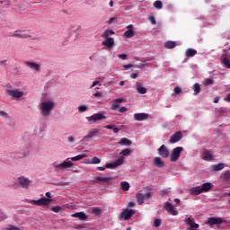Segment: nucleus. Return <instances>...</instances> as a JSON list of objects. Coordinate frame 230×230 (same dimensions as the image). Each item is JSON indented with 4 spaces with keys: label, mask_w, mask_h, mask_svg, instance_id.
Returning a JSON list of instances; mask_svg holds the SVG:
<instances>
[{
    "label": "nucleus",
    "mask_w": 230,
    "mask_h": 230,
    "mask_svg": "<svg viewBox=\"0 0 230 230\" xmlns=\"http://www.w3.org/2000/svg\"><path fill=\"white\" fill-rule=\"evenodd\" d=\"M55 109V102L51 100L43 101L40 104V112L43 118H49Z\"/></svg>",
    "instance_id": "nucleus-1"
},
{
    "label": "nucleus",
    "mask_w": 230,
    "mask_h": 230,
    "mask_svg": "<svg viewBox=\"0 0 230 230\" xmlns=\"http://www.w3.org/2000/svg\"><path fill=\"white\" fill-rule=\"evenodd\" d=\"M184 150V147L182 146H177L172 149L171 155H170V161L171 163H177L181 157V154H182Z\"/></svg>",
    "instance_id": "nucleus-2"
},
{
    "label": "nucleus",
    "mask_w": 230,
    "mask_h": 230,
    "mask_svg": "<svg viewBox=\"0 0 230 230\" xmlns=\"http://www.w3.org/2000/svg\"><path fill=\"white\" fill-rule=\"evenodd\" d=\"M133 215H136V210L130 208L123 209L119 215V220H130Z\"/></svg>",
    "instance_id": "nucleus-3"
},
{
    "label": "nucleus",
    "mask_w": 230,
    "mask_h": 230,
    "mask_svg": "<svg viewBox=\"0 0 230 230\" xmlns=\"http://www.w3.org/2000/svg\"><path fill=\"white\" fill-rule=\"evenodd\" d=\"M6 93L9 96L15 98L16 100L24 96V92L15 88H7Z\"/></svg>",
    "instance_id": "nucleus-4"
},
{
    "label": "nucleus",
    "mask_w": 230,
    "mask_h": 230,
    "mask_svg": "<svg viewBox=\"0 0 230 230\" xmlns=\"http://www.w3.org/2000/svg\"><path fill=\"white\" fill-rule=\"evenodd\" d=\"M18 184L23 190H28V188H30V184H31V180L24 176H21L18 178Z\"/></svg>",
    "instance_id": "nucleus-5"
},
{
    "label": "nucleus",
    "mask_w": 230,
    "mask_h": 230,
    "mask_svg": "<svg viewBox=\"0 0 230 230\" xmlns=\"http://www.w3.org/2000/svg\"><path fill=\"white\" fill-rule=\"evenodd\" d=\"M223 55L221 56V64H223L224 67L226 69H230V54H227L226 49L223 50Z\"/></svg>",
    "instance_id": "nucleus-6"
},
{
    "label": "nucleus",
    "mask_w": 230,
    "mask_h": 230,
    "mask_svg": "<svg viewBox=\"0 0 230 230\" xmlns=\"http://www.w3.org/2000/svg\"><path fill=\"white\" fill-rule=\"evenodd\" d=\"M164 208L172 217H177V215H179V211H177V209H175V207H173V204H172V203H170L168 201L164 204Z\"/></svg>",
    "instance_id": "nucleus-7"
},
{
    "label": "nucleus",
    "mask_w": 230,
    "mask_h": 230,
    "mask_svg": "<svg viewBox=\"0 0 230 230\" xmlns=\"http://www.w3.org/2000/svg\"><path fill=\"white\" fill-rule=\"evenodd\" d=\"M87 121H93L96 123V121H102V119H107V117L103 115V113H95L90 117H86Z\"/></svg>",
    "instance_id": "nucleus-8"
},
{
    "label": "nucleus",
    "mask_w": 230,
    "mask_h": 230,
    "mask_svg": "<svg viewBox=\"0 0 230 230\" xmlns=\"http://www.w3.org/2000/svg\"><path fill=\"white\" fill-rule=\"evenodd\" d=\"M158 155L163 157V159H167V157H170V151L168 150V147L166 146L162 145L157 149Z\"/></svg>",
    "instance_id": "nucleus-9"
},
{
    "label": "nucleus",
    "mask_w": 230,
    "mask_h": 230,
    "mask_svg": "<svg viewBox=\"0 0 230 230\" xmlns=\"http://www.w3.org/2000/svg\"><path fill=\"white\" fill-rule=\"evenodd\" d=\"M182 139V133L181 131H177L173 135L171 136L169 139V143L171 145H175V143H179Z\"/></svg>",
    "instance_id": "nucleus-10"
},
{
    "label": "nucleus",
    "mask_w": 230,
    "mask_h": 230,
    "mask_svg": "<svg viewBox=\"0 0 230 230\" xmlns=\"http://www.w3.org/2000/svg\"><path fill=\"white\" fill-rule=\"evenodd\" d=\"M55 167L58 168V170H66L67 168H73V162L69 160L63 161L59 164H57Z\"/></svg>",
    "instance_id": "nucleus-11"
},
{
    "label": "nucleus",
    "mask_w": 230,
    "mask_h": 230,
    "mask_svg": "<svg viewBox=\"0 0 230 230\" xmlns=\"http://www.w3.org/2000/svg\"><path fill=\"white\" fill-rule=\"evenodd\" d=\"M224 223V219L222 217H209L208 219V224L209 226H220V224Z\"/></svg>",
    "instance_id": "nucleus-12"
},
{
    "label": "nucleus",
    "mask_w": 230,
    "mask_h": 230,
    "mask_svg": "<svg viewBox=\"0 0 230 230\" xmlns=\"http://www.w3.org/2000/svg\"><path fill=\"white\" fill-rule=\"evenodd\" d=\"M98 134H100V129L93 128L88 132V135L83 137L82 141H85L87 139H93V137H95V136H98Z\"/></svg>",
    "instance_id": "nucleus-13"
},
{
    "label": "nucleus",
    "mask_w": 230,
    "mask_h": 230,
    "mask_svg": "<svg viewBox=\"0 0 230 230\" xmlns=\"http://www.w3.org/2000/svg\"><path fill=\"white\" fill-rule=\"evenodd\" d=\"M150 118L148 113H135L134 119L135 121H145Z\"/></svg>",
    "instance_id": "nucleus-14"
},
{
    "label": "nucleus",
    "mask_w": 230,
    "mask_h": 230,
    "mask_svg": "<svg viewBox=\"0 0 230 230\" xmlns=\"http://www.w3.org/2000/svg\"><path fill=\"white\" fill-rule=\"evenodd\" d=\"M134 35H135L134 25L132 24L128 25L127 31L124 32V37H126V39H132Z\"/></svg>",
    "instance_id": "nucleus-15"
},
{
    "label": "nucleus",
    "mask_w": 230,
    "mask_h": 230,
    "mask_svg": "<svg viewBox=\"0 0 230 230\" xmlns=\"http://www.w3.org/2000/svg\"><path fill=\"white\" fill-rule=\"evenodd\" d=\"M24 65L30 67V69H34V71H40V64L39 63L26 61Z\"/></svg>",
    "instance_id": "nucleus-16"
},
{
    "label": "nucleus",
    "mask_w": 230,
    "mask_h": 230,
    "mask_svg": "<svg viewBox=\"0 0 230 230\" xmlns=\"http://www.w3.org/2000/svg\"><path fill=\"white\" fill-rule=\"evenodd\" d=\"M201 191L203 193H208V191H211V190H213V183L211 182H206V183H203L201 186Z\"/></svg>",
    "instance_id": "nucleus-17"
},
{
    "label": "nucleus",
    "mask_w": 230,
    "mask_h": 230,
    "mask_svg": "<svg viewBox=\"0 0 230 230\" xmlns=\"http://www.w3.org/2000/svg\"><path fill=\"white\" fill-rule=\"evenodd\" d=\"M203 161H213V153L206 149L203 151Z\"/></svg>",
    "instance_id": "nucleus-18"
},
{
    "label": "nucleus",
    "mask_w": 230,
    "mask_h": 230,
    "mask_svg": "<svg viewBox=\"0 0 230 230\" xmlns=\"http://www.w3.org/2000/svg\"><path fill=\"white\" fill-rule=\"evenodd\" d=\"M112 181L111 177H102V176H96L95 180L93 181L95 182H104L105 184H109Z\"/></svg>",
    "instance_id": "nucleus-19"
},
{
    "label": "nucleus",
    "mask_w": 230,
    "mask_h": 230,
    "mask_svg": "<svg viewBox=\"0 0 230 230\" xmlns=\"http://www.w3.org/2000/svg\"><path fill=\"white\" fill-rule=\"evenodd\" d=\"M73 218H79V220H85L87 218V214L84 212H76L71 215Z\"/></svg>",
    "instance_id": "nucleus-20"
},
{
    "label": "nucleus",
    "mask_w": 230,
    "mask_h": 230,
    "mask_svg": "<svg viewBox=\"0 0 230 230\" xmlns=\"http://www.w3.org/2000/svg\"><path fill=\"white\" fill-rule=\"evenodd\" d=\"M190 195H194V196L200 195L201 193H203L200 186L191 187L190 189Z\"/></svg>",
    "instance_id": "nucleus-21"
},
{
    "label": "nucleus",
    "mask_w": 230,
    "mask_h": 230,
    "mask_svg": "<svg viewBox=\"0 0 230 230\" xmlns=\"http://www.w3.org/2000/svg\"><path fill=\"white\" fill-rule=\"evenodd\" d=\"M136 89L138 93V94H146V88L143 87V84L137 82L136 84Z\"/></svg>",
    "instance_id": "nucleus-22"
},
{
    "label": "nucleus",
    "mask_w": 230,
    "mask_h": 230,
    "mask_svg": "<svg viewBox=\"0 0 230 230\" xmlns=\"http://www.w3.org/2000/svg\"><path fill=\"white\" fill-rule=\"evenodd\" d=\"M105 40L102 41L103 46H106L107 48H112L114 46V39L111 37L104 38Z\"/></svg>",
    "instance_id": "nucleus-23"
},
{
    "label": "nucleus",
    "mask_w": 230,
    "mask_h": 230,
    "mask_svg": "<svg viewBox=\"0 0 230 230\" xmlns=\"http://www.w3.org/2000/svg\"><path fill=\"white\" fill-rule=\"evenodd\" d=\"M154 164L157 168H163L164 166V162L163 161V159H161V157L156 156L154 158Z\"/></svg>",
    "instance_id": "nucleus-24"
},
{
    "label": "nucleus",
    "mask_w": 230,
    "mask_h": 230,
    "mask_svg": "<svg viewBox=\"0 0 230 230\" xmlns=\"http://www.w3.org/2000/svg\"><path fill=\"white\" fill-rule=\"evenodd\" d=\"M136 199L138 206H141L145 203V194L137 192L136 194Z\"/></svg>",
    "instance_id": "nucleus-25"
},
{
    "label": "nucleus",
    "mask_w": 230,
    "mask_h": 230,
    "mask_svg": "<svg viewBox=\"0 0 230 230\" xmlns=\"http://www.w3.org/2000/svg\"><path fill=\"white\" fill-rule=\"evenodd\" d=\"M119 145H121L122 146H130V145H132V141L128 138L123 137L119 142Z\"/></svg>",
    "instance_id": "nucleus-26"
},
{
    "label": "nucleus",
    "mask_w": 230,
    "mask_h": 230,
    "mask_svg": "<svg viewBox=\"0 0 230 230\" xmlns=\"http://www.w3.org/2000/svg\"><path fill=\"white\" fill-rule=\"evenodd\" d=\"M224 164H213L210 166V169L212 172H220L224 168Z\"/></svg>",
    "instance_id": "nucleus-27"
},
{
    "label": "nucleus",
    "mask_w": 230,
    "mask_h": 230,
    "mask_svg": "<svg viewBox=\"0 0 230 230\" xmlns=\"http://www.w3.org/2000/svg\"><path fill=\"white\" fill-rule=\"evenodd\" d=\"M39 200L40 206H49L51 204V199L49 198H40Z\"/></svg>",
    "instance_id": "nucleus-28"
},
{
    "label": "nucleus",
    "mask_w": 230,
    "mask_h": 230,
    "mask_svg": "<svg viewBox=\"0 0 230 230\" xmlns=\"http://www.w3.org/2000/svg\"><path fill=\"white\" fill-rule=\"evenodd\" d=\"M221 179L225 181V182H229L230 181V171H226L222 175Z\"/></svg>",
    "instance_id": "nucleus-29"
},
{
    "label": "nucleus",
    "mask_w": 230,
    "mask_h": 230,
    "mask_svg": "<svg viewBox=\"0 0 230 230\" xmlns=\"http://www.w3.org/2000/svg\"><path fill=\"white\" fill-rule=\"evenodd\" d=\"M84 157H86L85 154H82V155H78L77 156L67 158L66 161H69V159H71V161H74V162L82 161Z\"/></svg>",
    "instance_id": "nucleus-30"
},
{
    "label": "nucleus",
    "mask_w": 230,
    "mask_h": 230,
    "mask_svg": "<svg viewBox=\"0 0 230 230\" xmlns=\"http://www.w3.org/2000/svg\"><path fill=\"white\" fill-rule=\"evenodd\" d=\"M197 54V50L193 49H188L185 52L186 57H195V55Z\"/></svg>",
    "instance_id": "nucleus-31"
},
{
    "label": "nucleus",
    "mask_w": 230,
    "mask_h": 230,
    "mask_svg": "<svg viewBox=\"0 0 230 230\" xmlns=\"http://www.w3.org/2000/svg\"><path fill=\"white\" fill-rule=\"evenodd\" d=\"M192 89L194 91V95L197 96L200 93V84L199 83H195Z\"/></svg>",
    "instance_id": "nucleus-32"
},
{
    "label": "nucleus",
    "mask_w": 230,
    "mask_h": 230,
    "mask_svg": "<svg viewBox=\"0 0 230 230\" xmlns=\"http://www.w3.org/2000/svg\"><path fill=\"white\" fill-rule=\"evenodd\" d=\"M13 37H17L18 39H28L30 37V35H28L24 31H21L20 33L14 34Z\"/></svg>",
    "instance_id": "nucleus-33"
},
{
    "label": "nucleus",
    "mask_w": 230,
    "mask_h": 230,
    "mask_svg": "<svg viewBox=\"0 0 230 230\" xmlns=\"http://www.w3.org/2000/svg\"><path fill=\"white\" fill-rule=\"evenodd\" d=\"M164 46L167 49H173V48H175V46H177V44L175 43V41H167L164 44Z\"/></svg>",
    "instance_id": "nucleus-34"
},
{
    "label": "nucleus",
    "mask_w": 230,
    "mask_h": 230,
    "mask_svg": "<svg viewBox=\"0 0 230 230\" xmlns=\"http://www.w3.org/2000/svg\"><path fill=\"white\" fill-rule=\"evenodd\" d=\"M120 186L123 191H128V190H130V184L127 181H122Z\"/></svg>",
    "instance_id": "nucleus-35"
},
{
    "label": "nucleus",
    "mask_w": 230,
    "mask_h": 230,
    "mask_svg": "<svg viewBox=\"0 0 230 230\" xmlns=\"http://www.w3.org/2000/svg\"><path fill=\"white\" fill-rule=\"evenodd\" d=\"M125 161V158H123V156H120L117 159V161L114 162L115 166L118 168V166H121V164H123Z\"/></svg>",
    "instance_id": "nucleus-36"
},
{
    "label": "nucleus",
    "mask_w": 230,
    "mask_h": 230,
    "mask_svg": "<svg viewBox=\"0 0 230 230\" xmlns=\"http://www.w3.org/2000/svg\"><path fill=\"white\" fill-rule=\"evenodd\" d=\"M92 213L98 217L99 215H102V208H100L99 207H95L92 209Z\"/></svg>",
    "instance_id": "nucleus-37"
},
{
    "label": "nucleus",
    "mask_w": 230,
    "mask_h": 230,
    "mask_svg": "<svg viewBox=\"0 0 230 230\" xmlns=\"http://www.w3.org/2000/svg\"><path fill=\"white\" fill-rule=\"evenodd\" d=\"M110 35H114V31H112V30H106V31L102 33V37L107 38V37H109Z\"/></svg>",
    "instance_id": "nucleus-38"
},
{
    "label": "nucleus",
    "mask_w": 230,
    "mask_h": 230,
    "mask_svg": "<svg viewBox=\"0 0 230 230\" xmlns=\"http://www.w3.org/2000/svg\"><path fill=\"white\" fill-rule=\"evenodd\" d=\"M154 6L155 8H156L157 10H161L163 8V2L159 1V0H156L155 3H154Z\"/></svg>",
    "instance_id": "nucleus-39"
},
{
    "label": "nucleus",
    "mask_w": 230,
    "mask_h": 230,
    "mask_svg": "<svg viewBox=\"0 0 230 230\" xmlns=\"http://www.w3.org/2000/svg\"><path fill=\"white\" fill-rule=\"evenodd\" d=\"M132 154V150L130 148L124 149L120 152V155H130Z\"/></svg>",
    "instance_id": "nucleus-40"
},
{
    "label": "nucleus",
    "mask_w": 230,
    "mask_h": 230,
    "mask_svg": "<svg viewBox=\"0 0 230 230\" xmlns=\"http://www.w3.org/2000/svg\"><path fill=\"white\" fill-rule=\"evenodd\" d=\"M215 81H213L212 79H209V78H206L204 79V85L206 87L209 86V85H212V84H214Z\"/></svg>",
    "instance_id": "nucleus-41"
},
{
    "label": "nucleus",
    "mask_w": 230,
    "mask_h": 230,
    "mask_svg": "<svg viewBox=\"0 0 230 230\" xmlns=\"http://www.w3.org/2000/svg\"><path fill=\"white\" fill-rule=\"evenodd\" d=\"M102 163V160L96 156L92 158L91 164H100Z\"/></svg>",
    "instance_id": "nucleus-42"
},
{
    "label": "nucleus",
    "mask_w": 230,
    "mask_h": 230,
    "mask_svg": "<svg viewBox=\"0 0 230 230\" xmlns=\"http://www.w3.org/2000/svg\"><path fill=\"white\" fill-rule=\"evenodd\" d=\"M87 110H88V108H87V106L86 105H79L78 106V111L79 112H85V111H87Z\"/></svg>",
    "instance_id": "nucleus-43"
},
{
    "label": "nucleus",
    "mask_w": 230,
    "mask_h": 230,
    "mask_svg": "<svg viewBox=\"0 0 230 230\" xmlns=\"http://www.w3.org/2000/svg\"><path fill=\"white\" fill-rule=\"evenodd\" d=\"M107 24H116L118 22V18L117 17H112L109 21L106 22Z\"/></svg>",
    "instance_id": "nucleus-44"
},
{
    "label": "nucleus",
    "mask_w": 230,
    "mask_h": 230,
    "mask_svg": "<svg viewBox=\"0 0 230 230\" xmlns=\"http://www.w3.org/2000/svg\"><path fill=\"white\" fill-rule=\"evenodd\" d=\"M161 224H162L161 219H155V222H154L155 227H160Z\"/></svg>",
    "instance_id": "nucleus-45"
},
{
    "label": "nucleus",
    "mask_w": 230,
    "mask_h": 230,
    "mask_svg": "<svg viewBox=\"0 0 230 230\" xmlns=\"http://www.w3.org/2000/svg\"><path fill=\"white\" fill-rule=\"evenodd\" d=\"M61 209L62 208L60 206H56L52 208V211H54V213H59Z\"/></svg>",
    "instance_id": "nucleus-46"
},
{
    "label": "nucleus",
    "mask_w": 230,
    "mask_h": 230,
    "mask_svg": "<svg viewBox=\"0 0 230 230\" xmlns=\"http://www.w3.org/2000/svg\"><path fill=\"white\" fill-rule=\"evenodd\" d=\"M30 204H32L34 206H40V199H31Z\"/></svg>",
    "instance_id": "nucleus-47"
},
{
    "label": "nucleus",
    "mask_w": 230,
    "mask_h": 230,
    "mask_svg": "<svg viewBox=\"0 0 230 230\" xmlns=\"http://www.w3.org/2000/svg\"><path fill=\"white\" fill-rule=\"evenodd\" d=\"M118 109H119V104H118L117 102H114L113 104H111L112 111H118Z\"/></svg>",
    "instance_id": "nucleus-48"
},
{
    "label": "nucleus",
    "mask_w": 230,
    "mask_h": 230,
    "mask_svg": "<svg viewBox=\"0 0 230 230\" xmlns=\"http://www.w3.org/2000/svg\"><path fill=\"white\" fill-rule=\"evenodd\" d=\"M181 93H182V90L181 89V87L176 86V87L174 88V93H175V94H181Z\"/></svg>",
    "instance_id": "nucleus-49"
},
{
    "label": "nucleus",
    "mask_w": 230,
    "mask_h": 230,
    "mask_svg": "<svg viewBox=\"0 0 230 230\" xmlns=\"http://www.w3.org/2000/svg\"><path fill=\"white\" fill-rule=\"evenodd\" d=\"M138 69H144V67H148V64L146 63H140L137 66Z\"/></svg>",
    "instance_id": "nucleus-50"
},
{
    "label": "nucleus",
    "mask_w": 230,
    "mask_h": 230,
    "mask_svg": "<svg viewBox=\"0 0 230 230\" xmlns=\"http://www.w3.org/2000/svg\"><path fill=\"white\" fill-rule=\"evenodd\" d=\"M5 230H21V228L13 226H8Z\"/></svg>",
    "instance_id": "nucleus-51"
},
{
    "label": "nucleus",
    "mask_w": 230,
    "mask_h": 230,
    "mask_svg": "<svg viewBox=\"0 0 230 230\" xmlns=\"http://www.w3.org/2000/svg\"><path fill=\"white\" fill-rule=\"evenodd\" d=\"M0 116L2 117V118H8V113L6 112V111H0Z\"/></svg>",
    "instance_id": "nucleus-52"
},
{
    "label": "nucleus",
    "mask_w": 230,
    "mask_h": 230,
    "mask_svg": "<svg viewBox=\"0 0 230 230\" xmlns=\"http://www.w3.org/2000/svg\"><path fill=\"white\" fill-rule=\"evenodd\" d=\"M125 102V99L123 98H118L114 100V103H123Z\"/></svg>",
    "instance_id": "nucleus-53"
},
{
    "label": "nucleus",
    "mask_w": 230,
    "mask_h": 230,
    "mask_svg": "<svg viewBox=\"0 0 230 230\" xmlns=\"http://www.w3.org/2000/svg\"><path fill=\"white\" fill-rule=\"evenodd\" d=\"M137 76H139L138 73H132L130 75V78H132L133 80H136V78H137Z\"/></svg>",
    "instance_id": "nucleus-54"
},
{
    "label": "nucleus",
    "mask_w": 230,
    "mask_h": 230,
    "mask_svg": "<svg viewBox=\"0 0 230 230\" xmlns=\"http://www.w3.org/2000/svg\"><path fill=\"white\" fill-rule=\"evenodd\" d=\"M149 21H150L151 24H156L155 17H154V16H149Z\"/></svg>",
    "instance_id": "nucleus-55"
},
{
    "label": "nucleus",
    "mask_w": 230,
    "mask_h": 230,
    "mask_svg": "<svg viewBox=\"0 0 230 230\" xmlns=\"http://www.w3.org/2000/svg\"><path fill=\"white\" fill-rule=\"evenodd\" d=\"M118 58L121 60H127V54H120L118 56Z\"/></svg>",
    "instance_id": "nucleus-56"
},
{
    "label": "nucleus",
    "mask_w": 230,
    "mask_h": 230,
    "mask_svg": "<svg viewBox=\"0 0 230 230\" xmlns=\"http://www.w3.org/2000/svg\"><path fill=\"white\" fill-rule=\"evenodd\" d=\"M96 85H100V81H94L90 86V89H93V87H96Z\"/></svg>",
    "instance_id": "nucleus-57"
},
{
    "label": "nucleus",
    "mask_w": 230,
    "mask_h": 230,
    "mask_svg": "<svg viewBox=\"0 0 230 230\" xmlns=\"http://www.w3.org/2000/svg\"><path fill=\"white\" fill-rule=\"evenodd\" d=\"M106 168H117L116 166H115V164L113 163V164H106Z\"/></svg>",
    "instance_id": "nucleus-58"
},
{
    "label": "nucleus",
    "mask_w": 230,
    "mask_h": 230,
    "mask_svg": "<svg viewBox=\"0 0 230 230\" xmlns=\"http://www.w3.org/2000/svg\"><path fill=\"white\" fill-rule=\"evenodd\" d=\"M67 141H68V143H75V137L69 136V137H67Z\"/></svg>",
    "instance_id": "nucleus-59"
},
{
    "label": "nucleus",
    "mask_w": 230,
    "mask_h": 230,
    "mask_svg": "<svg viewBox=\"0 0 230 230\" xmlns=\"http://www.w3.org/2000/svg\"><path fill=\"white\" fill-rule=\"evenodd\" d=\"M127 111H128V109H127V107H125V106L121 107V108L119 110V111H120V112H127Z\"/></svg>",
    "instance_id": "nucleus-60"
},
{
    "label": "nucleus",
    "mask_w": 230,
    "mask_h": 230,
    "mask_svg": "<svg viewBox=\"0 0 230 230\" xmlns=\"http://www.w3.org/2000/svg\"><path fill=\"white\" fill-rule=\"evenodd\" d=\"M145 199H150L152 197V193L151 192H147L146 194H144Z\"/></svg>",
    "instance_id": "nucleus-61"
},
{
    "label": "nucleus",
    "mask_w": 230,
    "mask_h": 230,
    "mask_svg": "<svg viewBox=\"0 0 230 230\" xmlns=\"http://www.w3.org/2000/svg\"><path fill=\"white\" fill-rule=\"evenodd\" d=\"M93 96L95 98H102V93L100 92H97V93H93Z\"/></svg>",
    "instance_id": "nucleus-62"
},
{
    "label": "nucleus",
    "mask_w": 230,
    "mask_h": 230,
    "mask_svg": "<svg viewBox=\"0 0 230 230\" xmlns=\"http://www.w3.org/2000/svg\"><path fill=\"white\" fill-rule=\"evenodd\" d=\"M134 206H136V203L130 201L128 203V208H134Z\"/></svg>",
    "instance_id": "nucleus-63"
},
{
    "label": "nucleus",
    "mask_w": 230,
    "mask_h": 230,
    "mask_svg": "<svg viewBox=\"0 0 230 230\" xmlns=\"http://www.w3.org/2000/svg\"><path fill=\"white\" fill-rule=\"evenodd\" d=\"M226 102H230V93L225 97Z\"/></svg>",
    "instance_id": "nucleus-64"
}]
</instances>
